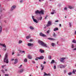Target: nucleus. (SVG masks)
Wrapping results in <instances>:
<instances>
[{"instance_id":"obj_9","label":"nucleus","mask_w":76,"mask_h":76,"mask_svg":"<svg viewBox=\"0 0 76 76\" xmlns=\"http://www.w3.org/2000/svg\"><path fill=\"white\" fill-rule=\"evenodd\" d=\"M42 16H40V17L37 18V19L38 21L39 20H42Z\"/></svg>"},{"instance_id":"obj_36","label":"nucleus","mask_w":76,"mask_h":76,"mask_svg":"<svg viewBox=\"0 0 76 76\" xmlns=\"http://www.w3.org/2000/svg\"><path fill=\"white\" fill-rule=\"evenodd\" d=\"M48 39H49L50 40H52V38L51 37L48 38Z\"/></svg>"},{"instance_id":"obj_15","label":"nucleus","mask_w":76,"mask_h":76,"mask_svg":"<svg viewBox=\"0 0 76 76\" xmlns=\"http://www.w3.org/2000/svg\"><path fill=\"white\" fill-rule=\"evenodd\" d=\"M58 28L57 27H56L54 28V29H53L54 31H58Z\"/></svg>"},{"instance_id":"obj_35","label":"nucleus","mask_w":76,"mask_h":76,"mask_svg":"<svg viewBox=\"0 0 76 76\" xmlns=\"http://www.w3.org/2000/svg\"><path fill=\"white\" fill-rule=\"evenodd\" d=\"M1 71L2 72V73H5V72H4V70H3V69H2L1 70Z\"/></svg>"},{"instance_id":"obj_42","label":"nucleus","mask_w":76,"mask_h":76,"mask_svg":"<svg viewBox=\"0 0 76 76\" xmlns=\"http://www.w3.org/2000/svg\"><path fill=\"white\" fill-rule=\"evenodd\" d=\"M3 50L4 51H6V48H5L3 49Z\"/></svg>"},{"instance_id":"obj_47","label":"nucleus","mask_w":76,"mask_h":76,"mask_svg":"<svg viewBox=\"0 0 76 76\" xmlns=\"http://www.w3.org/2000/svg\"><path fill=\"white\" fill-rule=\"evenodd\" d=\"M32 62L33 63V64L35 63V62L34 61H32Z\"/></svg>"},{"instance_id":"obj_5","label":"nucleus","mask_w":76,"mask_h":76,"mask_svg":"<svg viewBox=\"0 0 76 76\" xmlns=\"http://www.w3.org/2000/svg\"><path fill=\"white\" fill-rule=\"evenodd\" d=\"M34 16H32V18L33 19V20L34 22L37 23H38V21L37 19H34Z\"/></svg>"},{"instance_id":"obj_29","label":"nucleus","mask_w":76,"mask_h":76,"mask_svg":"<svg viewBox=\"0 0 76 76\" xmlns=\"http://www.w3.org/2000/svg\"><path fill=\"white\" fill-rule=\"evenodd\" d=\"M51 45L52 46V47H54L55 45V44L54 43H51Z\"/></svg>"},{"instance_id":"obj_38","label":"nucleus","mask_w":76,"mask_h":76,"mask_svg":"<svg viewBox=\"0 0 76 76\" xmlns=\"http://www.w3.org/2000/svg\"><path fill=\"white\" fill-rule=\"evenodd\" d=\"M30 38V36H28L26 37V39H29Z\"/></svg>"},{"instance_id":"obj_10","label":"nucleus","mask_w":76,"mask_h":76,"mask_svg":"<svg viewBox=\"0 0 76 76\" xmlns=\"http://www.w3.org/2000/svg\"><path fill=\"white\" fill-rule=\"evenodd\" d=\"M35 14L37 15V14H39V11L38 10L35 11Z\"/></svg>"},{"instance_id":"obj_59","label":"nucleus","mask_w":76,"mask_h":76,"mask_svg":"<svg viewBox=\"0 0 76 76\" xmlns=\"http://www.w3.org/2000/svg\"><path fill=\"white\" fill-rule=\"evenodd\" d=\"M46 63V62L44 61V63H43V64H45Z\"/></svg>"},{"instance_id":"obj_45","label":"nucleus","mask_w":76,"mask_h":76,"mask_svg":"<svg viewBox=\"0 0 76 76\" xmlns=\"http://www.w3.org/2000/svg\"><path fill=\"white\" fill-rule=\"evenodd\" d=\"M47 76H51V74L50 73H49L48 74H47Z\"/></svg>"},{"instance_id":"obj_25","label":"nucleus","mask_w":76,"mask_h":76,"mask_svg":"<svg viewBox=\"0 0 76 76\" xmlns=\"http://www.w3.org/2000/svg\"><path fill=\"white\" fill-rule=\"evenodd\" d=\"M53 12H51V14H52V15H53V14H54V13L55 12V10H53Z\"/></svg>"},{"instance_id":"obj_63","label":"nucleus","mask_w":76,"mask_h":76,"mask_svg":"<svg viewBox=\"0 0 76 76\" xmlns=\"http://www.w3.org/2000/svg\"><path fill=\"white\" fill-rule=\"evenodd\" d=\"M3 10H4V11H5V9H3Z\"/></svg>"},{"instance_id":"obj_3","label":"nucleus","mask_w":76,"mask_h":76,"mask_svg":"<svg viewBox=\"0 0 76 76\" xmlns=\"http://www.w3.org/2000/svg\"><path fill=\"white\" fill-rule=\"evenodd\" d=\"M16 7V5L12 6L11 7V10H10L11 11H13V10H14V9H15Z\"/></svg>"},{"instance_id":"obj_30","label":"nucleus","mask_w":76,"mask_h":76,"mask_svg":"<svg viewBox=\"0 0 76 76\" xmlns=\"http://www.w3.org/2000/svg\"><path fill=\"white\" fill-rule=\"evenodd\" d=\"M71 48H74V45H73V44H72L71 45Z\"/></svg>"},{"instance_id":"obj_18","label":"nucleus","mask_w":76,"mask_h":76,"mask_svg":"<svg viewBox=\"0 0 76 76\" xmlns=\"http://www.w3.org/2000/svg\"><path fill=\"white\" fill-rule=\"evenodd\" d=\"M23 71H24V69H22L20 70V72L22 73V72H23Z\"/></svg>"},{"instance_id":"obj_50","label":"nucleus","mask_w":76,"mask_h":76,"mask_svg":"<svg viewBox=\"0 0 76 76\" xmlns=\"http://www.w3.org/2000/svg\"><path fill=\"white\" fill-rule=\"evenodd\" d=\"M5 65H3L1 66L2 68H4V67Z\"/></svg>"},{"instance_id":"obj_56","label":"nucleus","mask_w":76,"mask_h":76,"mask_svg":"<svg viewBox=\"0 0 76 76\" xmlns=\"http://www.w3.org/2000/svg\"><path fill=\"white\" fill-rule=\"evenodd\" d=\"M52 40H53V41H55V40H56V39L52 38Z\"/></svg>"},{"instance_id":"obj_24","label":"nucleus","mask_w":76,"mask_h":76,"mask_svg":"<svg viewBox=\"0 0 76 76\" xmlns=\"http://www.w3.org/2000/svg\"><path fill=\"white\" fill-rule=\"evenodd\" d=\"M1 46H3V47H5V48H6V46L4 44H2Z\"/></svg>"},{"instance_id":"obj_43","label":"nucleus","mask_w":76,"mask_h":76,"mask_svg":"<svg viewBox=\"0 0 76 76\" xmlns=\"http://www.w3.org/2000/svg\"><path fill=\"white\" fill-rule=\"evenodd\" d=\"M64 73H66V70H64Z\"/></svg>"},{"instance_id":"obj_62","label":"nucleus","mask_w":76,"mask_h":76,"mask_svg":"<svg viewBox=\"0 0 76 76\" xmlns=\"http://www.w3.org/2000/svg\"><path fill=\"white\" fill-rule=\"evenodd\" d=\"M59 26H61V24H59Z\"/></svg>"},{"instance_id":"obj_19","label":"nucleus","mask_w":76,"mask_h":76,"mask_svg":"<svg viewBox=\"0 0 76 76\" xmlns=\"http://www.w3.org/2000/svg\"><path fill=\"white\" fill-rule=\"evenodd\" d=\"M28 57L29 59H31L32 58V57L30 55H28Z\"/></svg>"},{"instance_id":"obj_17","label":"nucleus","mask_w":76,"mask_h":76,"mask_svg":"<svg viewBox=\"0 0 76 76\" xmlns=\"http://www.w3.org/2000/svg\"><path fill=\"white\" fill-rule=\"evenodd\" d=\"M1 32H2V27L0 26V34L1 33Z\"/></svg>"},{"instance_id":"obj_33","label":"nucleus","mask_w":76,"mask_h":76,"mask_svg":"<svg viewBox=\"0 0 76 76\" xmlns=\"http://www.w3.org/2000/svg\"><path fill=\"white\" fill-rule=\"evenodd\" d=\"M44 76H47V74H46L45 72H44Z\"/></svg>"},{"instance_id":"obj_55","label":"nucleus","mask_w":76,"mask_h":76,"mask_svg":"<svg viewBox=\"0 0 76 76\" xmlns=\"http://www.w3.org/2000/svg\"><path fill=\"white\" fill-rule=\"evenodd\" d=\"M14 54H15V53L14 52H13L12 53V55H14Z\"/></svg>"},{"instance_id":"obj_34","label":"nucleus","mask_w":76,"mask_h":76,"mask_svg":"<svg viewBox=\"0 0 76 76\" xmlns=\"http://www.w3.org/2000/svg\"><path fill=\"white\" fill-rule=\"evenodd\" d=\"M72 74V72H70L68 73V75H71Z\"/></svg>"},{"instance_id":"obj_46","label":"nucleus","mask_w":76,"mask_h":76,"mask_svg":"<svg viewBox=\"0 0 76 76\" xmlns=\"http://www.w3.org/2000/svg\"><path fill=\"white\" fill-rule=\"evenodd\" d=\"M23 0H21L20 1V3H22V2H23Z\"/></svg>"},{"instance_id":"obj_14","label":"nucleus","mask_w":76,"mask_h":76,"mask_svg":"<svg viewBox=\"0 0 76 76\" xmlns=\"http://www.w3.org/2000/svg\"><path fill=\"white\" fill-rule=\"evenodd\" d=\"M39 14H41L42 15H44V12H43V11L41 10L39 12Z\"/></svg>"},{"instance_id":"obj_12","label":"nucleus","mask_w":76,"mask_h":76,"mask_svg":"<svg viewBox=\"0 0 76 76\" xmlns=\"http://www.w3.org/2000/svg\"><path fill=\"white\" fill-rule=\"evenodd\" d=\"M39 52H40L41 53H44V51L42 49H40L39 50Z\"/></svg>"},{"instance_id":"obj_54","label":"nucleus","mask_w":76,"mask_h":76,"mask_svg":"<svg viewBox=\"0 0 76 76\" xmlns=\"http://www.w3.org/2000/svg\"><path fill=\"white\" fill-rule=\"evenodd\" d=\"M55 22H58V20H56L55 21Z\"/></svg>"},{"instance_id":"obj_6","label":"nucleus","mask_w":76,"mask_h":76,"mask_svg":"<svg viewBox=\"0 0 76 76\" xmlns=\"http://www.w3.org/2000/svg\"><path fill=\"white\" fill-rule=\"evenodd\" d=\"M39 35H40V36H41V37H46V35L42 33V32L40 33Z\"/></svg>"},{"instance_id":"obj_2","label":"nucleus","mask_w":76,"mask_h":76,"mask_svg":"<svg viewBox=\"0 0 76 76\" xmlns=\"http://www.w3.org/2000/svg\"><path fill=\"white\" fill-rule=\"evenodd\" d=\"M8 54L6 53L5 55V57L4 58V62H6V63H9V60H8Z\"/></svg>"},{"instance_id":"obj_4","label":"nucleus","mask_w":76,"mask_h":76,"mask_svg":"<svg viewBox=\"0 0 76 76\" xmlns=\"http://www.w3.org/2000/svg\"><path fill=\"white\" fill-rule=\"evenodd\" d=\"M51 25H52V24H51V21H49L47 25V27L50 26H51Z\"/></svg>"},{"instance_id":"obj_39","label":"nucleus","mask_w":76,"mask_h":76,"mask_svg":"<svg viewBox=\"0 0 76 76\" xmlns=\"http://www.w3.org/2000/svg\"><path fill=\"white\" fill-rule=\"evenodd\" d=\"M50 32V30H48L47 31V33L48 34H49V32Z\"/></svg>"},{"instance_id":"obj_52","label":"nucleus","mask_w":76,"mask_h":76,"mask_svg":"<svg viewBox=\"0 0 76 76\" xmlns=\"http://www.w3.org/2000/svg\"><path fill=\"white\" fill-rule=\"evenodd\" d=\"M5 76H9V75L8 74H5Z\"/></svg>"},{"instance_id":"obj_51","label":"nucleus","mask_w":76,"mask_h":76,"mask_svg":"<svg viewBox=\"0 0 76 76\" xmlns=\"http://www.w3.org/2000/svg\"><path fill=\"white\" fill-rule=\"evenodd\" d=\"M56 69V66H54V69Z\"/></svg>"},{"instance_id":"obj_13","label":"nucleus","mask_w":76,"mask_h":76,"mask_svg":"<svg viewBox=\"0 0 76 76\" xmlns=\"http://www.w3.org/2000/svg\"><path fill=\"white\" fill-rule=\"evenodd\" d=\"M27 45L28 47H31L32 45H33V44H31L30 43H28L27 44Z\"/></svg>"},{"instance_id":"obj_61","label":"nucleus","mask_w":76,"mask_h":76,"mask_svg":"<svg viewBox=\"0 0 76 76\" xmlns=\"http://www.w3.org/2000/svg\"><path fill=\"white\" fill-rule=\"evenodd\" d=\"M19 51H20V53H21V52H22V51H21V50H19Z\"/></svg>"},{"instance_id":"obj_28","label":"nucleus","mask_w":76,"mask_h":76,"mask_svg":"<svg viewBox=\"0 0 76 76\" xmlns=\"http://www.w3.org/2000/svg\"><path fill=\"white\" fill-rule=\"evenodd\" d=\"M54 63V60H52L51 62V64H53V63Z\"/></svg>"},{"instance_id":"obj_60","label":"nucleus","mask_w":76,"mask_h":76,"mask_svg":"<svg viewBox=\"0 0 76 76\" xmlns=\"http://www.w3.org/2000/svg\"><path fill=\"white\" fill-rule=\"evenodd\" d=\"M75 35H76V31H75Z\"/></svg>"},{"instance_id":"obj_31","label":"nucleus","mask_w":76,"mask_h":76,"mask_svg":"<svg viewBox=\"0 0 76 76\" xmlns=\"http://www.w3.org/2000/svg\"><path fill=\"white\" fill-rule=\"evenodd\" d=\"M24 62H26L27 61V59L26 58H25L24 60Z\"/></svg>"},{"instance_id":"obj_8","label":"nucleus","mask_w":76,"mask_h":76,"mask_svg":"<svg viewBox=\"0 0 76 76\" xmlns=\"http://www.w3.org/2000/svg\"><path fill=\"white\" fill-rule=\"evenodd\" d=\"M66 58H61V59L60 60L61 62H62V63H64V60H65L66 59Z\"/></svg>"},{"instance_id":"obj_57","label":"nucleus","mask_w":76,"mask_h":76,"mask_svg":"<svg viewBox=\"0 0 76 76\" xmlns=\"http://www.w3.org/2000/svg\"><path fill=\"white\" fill-rule=\"evenodd\" d=\"M14 59H11V61H13V60H14Z\"/></svg>"},{"instance_id":"obj_22","label":"nucleus","mask_w":76,"mask_h":76,"mask_svg":"<svg viewBox=\"0 0 76 76\" xmlns=\"http://www.w3.org/2000/svg\"><path fill=\"white\" fill-rule=\"evenodd\" d=\"M41 70H43V69H44V66H42V65H41Z\"/></svg>"},{"instance_id":"obj_21","label":"nucleus","mask_w":76,"mask_h":76,"mask_svg":"<svg viewBox=\"0 0 76 76\" xmlns=\"http://www.w3.org/2000/svg\"><path fill=\"white\" fill-rule=\"evenodd\" d=\"M72 42L73 43H76V41L75 39H73Z\"/></svg>"},{"instance_id":"obj_41","label":"nucleus","mask_w":76,"mask_h":76,"mask_svg":"<svg viewBox=\"0 0 76 76\" xmlns=\"http://www.w3.org/2000/svg\"><path fill=\"white\" fill-rule=\"evenodd\" d=\"M69 26H70V28H71V26H72V24H71V23H69Z\"/></svg>"},{"instance_id":"obj_7","label":"nucleus","mask_w":76,"mask_h":76,"mask_svg":"<svg viewBox=\"0 0 76 76\" xmlns=\"http://www.w3.org/2000/svg\"><path fill=\"white\" fill-rule=\"evenodd\" d=\"M66 65H60V68H62V69H64L66 67Z\"/></svg>"},{"instance_id":"obj_16","label":"nucleus","mask_w":76,"mask_h":76,"mask_svg":"<svg viewBox=\"0 0 76 76\" xmlns=\"http://www.w3.org/2000/svg\"><path fill=\"white\" fill-rule=\"evenodd\" d=\"M15 62H14V64H16L18 62V59H15Z\"/></svg>"},{"instance_id":"obj_40","label":"nucleus","mask_w":76,"mask_h":76,"mask_svg":"<svg viewBox=\"0 0 76 76\" xmlns=\"http://www.w3.org/2000/svg\"><path fill=\"white\" fill-rule=\"evenodd\" d=\"M64 9V10H66L67 9V7H65Z\"/></svg>"},{"instance_id":"obj_49","label":"nucleus","mask_w":76,"mask_h":76,"mask_svg":"<svg viewBox=\"0 0 76 76\" xmlns=\"http://www.w3.org/2000/svg\"><path fill=\"white\" fill-rule=\"evenodd\" d=\"M48 17V16L46 15V16L45 17V19H47V18Z\"/></svg>"},{"instance_id":"obj_20","label":"nucleus","mask_w":76,"mask_h":76,"mask_svg":"<svg viewBox=\"0 0 76 76\" xmlns=\"http://www.w3.org/2000/svg\"><path fill=\"white\" fill-rule=\"evenodd\" d=\"M29 28H30V29H31V30H33V29H34V27H32V26H30Z\"/></svg>"},{"instance_id":"obj_53","label":"nucleus","mask_w":76,"mask_h":76,"mask_svg":"<svg viewBox=\"0 0 76 76\" xmlns=\"http://www.w3.org/2000/svg\"><path fill=\"white\" fill-rule=\"evenodd\" d=\"M38 58H35V60H38Z\"/></svg>"},{"instance_id":"obj_1","label":"nucleus","mask_w":76,"mask_h":76,"mask_svg":"<svg viewBox=\"0 0 76 76\" xmlns=\"http://www.w3.org/2000/svg\"><path fill=\"white\" fill-rule=\"evenodd\" d=\"M38 42L39 44H40L42 46L44 47H45L46 48L48 47V46L47 45L44 43V42H42V41H41V40L39 39L38 40Z\"/></svg>"},{"instance_id":"obj_64","label":"nucleus","mask_w":76,"mask_h":76,"mask_svg":"<svg viewBox=\"0 0 76 76\" xmlns=\"http://www.w3.org/2000/svg\"><path fill=\"white\" fill-rule=\"evenodd\" d=\"M4 22H5V23H7L6 21L4 20Z\"/></svg>"},{"instance_id":"obj_44","label":"nucleus","mask_w":76,"mask_h":76,"mask_svg":"<svg viewBox=\"0 0 76 76\" xmlns=\"http://www.w3.org/2000/svg\"><path fill=\"white\" fill-rule=\"evenodd\" d=\"M29 41L30 42H32V41H33V40L32 39H30Z\"/></svg>"},{"instance_id":"obj_11","label":"nucleus","mask_w":76,"mask_h":76,"mask_svg":"<svg viewBox=\"0 0 76 76\" xmlns=\"http://www.w3.org/2000/svg\"><path fill=\"white\" fill-rule=\"evenodd\" d=\"M38 59H43L44 58V56H41L40 57L38 58Z\"/></svg>"},{"instance_id":"obj_23","label":"nucleus","mask_w":76,"mask_h":76,"mask_svg":"<svg viewBox=\"0 0 76 76\" xmlns=\"http://www.w3.org/2000/svg\"><path fill=\"white\" fill-rule=\"evenodd\" d=\"M53 37H56V36H57V35L56 34V33H53Z\"/></svg>"},{"instance_id":"obj_58","label":"nucleus","mask_w":76,"mask_h":76,"mask_svg":"<svg viewBox=\"0 0 76 76\" xmlns=\"http://www.w3.org/2000/svg\"><path fill=\"white\" fill-rule=\"evenodd\" d=\"M41 0H42V1H44V0H39V2H40Z\"/></svg>"},{"instance_id":"obj_32","label":"nucleus","mask_w":76,"mask_h":76,"mask_svg":"<svg viewBox=\"0 0 76 76\" xmlns=\"http://www.w3.org/2000/svg\"><path fill=\"white\" fill-rule=\"evenodd\" d=\"M22 40H20L19 41V44H21V43H22Z\"/></svg>"},{"instance_id":"obj_37","label":"nucleus","mask_w":76,"mask_h":76,"mask_svg":"<svg viewBox=\"0 0 76 76\" xmlns=\"http://www.w3.org/2000/svg\"><path fill=\"white\" fill-rule=\"evenodd\" d=\"M48 39H49L50 40H52V38L51 37L48 38Z\"/></svg>"},{"instance_id":"obj_27","label":"nucleus","mask_w":76,"mask_h":76,"mask_svg":"<svg viewBox=\"0 0 76 76\" xmlns=\"http://www.w3.org/2000/svg\"><path fill=\"white\" fill-rule=\"evenodd\" d=\"M48 58L49 59H51V56H49L48 57Z\"/></svg>"},{"instance_id":"obj_48","label":"nucleus","mask_w":76,"mask_h":76,"mask_svg":"<svg viewBox=\"0 0 76 76\" xmlns=\"http://www.w3.org/2000/svg\"><path fill=\"white\" fill-rule=\"evenodd\" d=\"M22 65H20V67H19V68L20 69V68H21V67H22Z\"/></svg>"},{"instance_id":"obj_26","label":"nucleus","mask_w":76,"mask_h":76,"mask_svg":"<svg viewBox=\"0 0 76 76\" xmlns=\"http://www.w3.org/2000/svg\"><path fill=\"white\" fill-rule=\"evenodd\" d=\"M69 9H73V7L71 6H69Z\"/></svg>"}]
</instances>
